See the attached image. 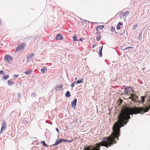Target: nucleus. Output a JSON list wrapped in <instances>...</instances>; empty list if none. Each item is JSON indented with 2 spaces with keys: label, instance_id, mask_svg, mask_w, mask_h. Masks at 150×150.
<instances>
[{
  "label": "nucleus",
  "instance_id": "obj_7",
  "mask_svg": "<svg viewBox=\"0 0 150 150\" xmlns=\"http://www.w3.org/2000/svg\"><path fill=\"white\" fill-rule=\"evenodd\" d=\"M77 102V99L75 98L71 102V104L72 105V108H73V106H74V109L75 108Z\"/></svg>",
  "mask_w": 150,
  "mask_h": 150
},
{
  "label": "nucleus",
  "instance_id": "obj_3",
  "mask_svg": "<svg viewBox=\"0 0 150 150\" xmlns=\"http://www.w3.org/2000/svg\"><path fill=\"white\" fill-rule=\"evenodd\" d=\"M5 61L6 62L9 63L10 61L12 60V57L10 55L8 54L5 56L4 57Z\"/></svg>",
  "mask_w": 150,
  "mask_h": 150
},
{
  "label": "nucleus",
  "instance_id": "obj_5",
  "mask_svg": "<svg viewBox=\"0 0 150 150\" xmlns=\"http://www.w3.org/2000/svg\"><path fill=\"white\" fill-rule=\"evenodd\" d=\"M131 96L129 98V99H132V100L134 102L137 101L138 100V97L135 95V94L132 93L131 94Z\"/></svg>",
  "mask_w": 150,
  "mask_h": 150
},
{
  "label": "nucleus",
  "instance_id": "obj_25",
  "mask_svg": "<svg viewBox=\"0 0 150 150\" xmlns=\"http://www.w3.org/2000/svg\"><path fill=\"white\" fill-rule=\"evenodd\" d=\"M138 25V24L137 23V24H136L133 27V30H135V29L137 27V26Z\"/></svg>",
  "mask_w": 150,
  "mask_h": 150
},
{
  "label": "nucleus",
  "instance_id": "obj_52",
  "mask_svg": "<svg viewBox=\"0 0 150 150\" xmlns=\"http://www.w3.org/2000/svg\"><path fill=\"white\" fill-rule=\"evenodd\" d=\"M106 60H105V62H106Z\"/></svg>",
  "mask_w": 150,
  "mask_h": 150
},
{
  "label": "nucleus",
  "instance_id": "obj_41",
  "mask_svg": "<svg viewBox=\"0 0 150 150\" xmlns=\"http://www.w3.org/2000/svg\"><path fill=\"white\" fill-rule=\"evenodd\" d=\"M3 73V71H0V74H2Z\"/></svg>",
  "mask_w": 150,
  "mask_h": 150
},
{
  "label": "nucleus",
  "instance_id": "obj_19",
  "mask_svg": "<svg viewBox=\"0 0 150 150\" xmlns=\"http://www.w3.org/2000/svg\"><path fill=\"white\" fill-rule=\"evenodd\" d=\"M41 143L44 146L46 147H48V146L45 143V142L44 141L42 142Z\"/></svg>",
  "mask_w": 150,
  "mask_h": 150
},
{
  "label": "nucleus",
  "instance_id": "obj_40",
  "mask_svg": "<svg viewBox=\"0 0 150 150\" xmlns=\"http://www.w3.org/2000/svg\"><path fill=\"white\" fill-rule=\"evenodd\" d=\"M112 62L115 63L114 64L115 65H116V66H117V64H116L117 63V62Z\"/></svg>",
  "mask_w": 150,
  "mask_h": 150
},
{
  "label": "nucleus",
  "instance_id": "obj_47",
  "mask_svg": "<svg viewBox=\"0 0 150 150\" xmlns=\"http://www.w3.org/2000/svg\"><path fill=\"white\" fill-rule=\"evenodd\" d=\"M119 33H118L117 32H116V31L115 32V33L116 34H119Z\"/></svg>",
  "mask_w": 150,
  "mask_h": 150
},
{
  "label": "nucleus",
  "instance_id": "obj_4",
  "mask_svg": "<svg viewBox=\"0 0 150 150\" xmlns=\"http://www.w3.org/2000/svg\"><path fill=\"white\" fill-rule=\"evenodd\" d=\"M7 125L6 122L4 120H3L2 123V126L1 129L0 133H3L4 130L6 128Z\"/></svg>",
  "mask_w": 150,
  "mask_h": 150
},
{
  "label": "nucleus",
  "instance_id": "obj_11",
  "mask_svg": "<svg viewBox=\"0 0 150 150\" xmlns=\"http://www.w3.org/2000/svg\"><path fill=\"white\" fill-rule=\"evenodd\" d=\"M101 33H99V35H97L96 37V40L98 41H99L101 38V36L100 35Z\"/></svg>",
  "mask_w": 150,
  "mask_h": 150
},
{
  "label": "nucleus",
  "instance_id": "obj_36",
  "mask_svg": "<svg viewBox=\"0 0 150 150\" xmlns=\"http://www.w3.org/2000/svg\"><path fill=\"white\" fill-rule=\"evenodd\" d=\"M103 47V46H100L99 48L100 49V50H102Z\"/></svg>",
  "mask_w": 150,
  "mask_h": 150
},
{
  "label": "nucleus",
  "instance_id": "obj_31",
  "mask_svg": "<svg viewBox=\"0 0 150 150\" xmlns=\"http://www.w3.org/2000/svg\"><path fill=\"white\" fill-rule=\"evenodd\" d=\"M63 87V85L62 84H60L59 86H58V87L59 88H62Z\"/></svg>",
  "mask_w": 150,
  "mask_h": 150
},
{
  "label": "nucleus",
  "instance_id": "obj_42",
  "mask_svg": "<svg viewBox=\"0 0 150 150\" xmlns=\"http://www.w3.org/2000/svg\"><path fill=\"white\" fill-rule=\"evenodd\" d=\"M56 130L57 132L59 133V129L57 128H56Z\"/></svg>",
  "mask_w": 150,
  "mask_h": 150
},
{
  "label": "nucleus",
  "instance_id": "obj_44",
  "mask_svg": "<svg viewBox=\"0 0 150 150\" xmlns=\"http://www.w3.org/2000/svg\"><path fill=\"white\" fill-rule=\"evenodd\" d=\"M119 34H120V35H122V34H123V33H119Z\"/></svg>",
  "mask_w": 150,
  "mask_h": 150
},
{
  "label": "nucleus",
  "instance_id": "obj_45",
  "mask_svg": "<svg viewBox=\"0 0 150 150\" xmlns=\"http://www.w3.org/2000/svg\"><path fill=\"white\" fill-rule=\"evenodd\" d=\"M106 64L107 65H109L110 64V63L106 62Z\"/></svg>",
  "mask_w": 150,
  "mask_h": 150
},
{
  "label": "nucleus",
  "instance_id": "obj_17",
  "mask_svg": "<svg viewBox=\"0 0 150 150\" xmlns=\"http://www.w3.org/2000/svg\"><path fill=\"white\" fill-rule=\"evenodd\" d=\"M65 96L66 97H70L71 95L70 94V92L69 91H67V92L66 94H65Z\"/></svg>",
  "mask_w": 150,
  "mask_h": 150
},
{
  "label": "nucleus",
  "instance_id": "obj_2",
  "mask_svg": "<svg viewBox=\"0 0 150 150\" xmlns=\"http://www.w3.org/2000/svg\"><path fill=\"white\" fill-rule=\"evenodd\" d=\"M26 46V44L25 43H23L21 45H19L16 47V51H20V50H23L24 49V47Z\"/></svg>",
  "mask_w": 150,
  "mask_h": 150
},
{
  "label": "nucleus",
  "instance_id": "obj_35",
  "mask_svg": "<svg viewBox=\"0 0 150 150\" xmlns=\"http://www.w3.org/2000/svg\"><path fill=\"white\" fill-rule=\"evenodd\" d=\"M74 83H72L71 84V87H74Z\"/></svg>",
  "mask_w": 150,
  "mask_h": 150
},
{
  "label": "nucleus",
  "instance_id": "obj_23",
  "mask_svg": "<svg viewBox=\"0 0 150 150\" xmlns=\"http://www.w3.org/2000/svg\"><path fill=\"white\" fill-rule=\"evenodd\" d=\"M104 25H99L98 26V28H99L101 30H102L103 28L104 27Z\"/></svg>",
  "mask_w": 150,
  "mask_h": 150
},
{
  "label": "nucleus",
  "instance_id": "obj_51",
  "mask_svg": "<svg viewBox=\"0 0 150 150\" xmlns=\"http://www.w3.org/2000/svg\"><path fill=\"white\" fill-rule=\"evenodd\" d=\"M113 64H112V66H113Z\"/></svg>",
  "mask_w": 150,
  "mask_h": 150
},
{
  "label": "nucleus",
  "instance_id": "obj_37",
  "mask_svg": "<svg viewBox=\"0 0 150 150\" xmlns=\"http://www.w3.org/2000/svg\"><path fill=\"white\" fill-rule=\"evenodd\" d=\"M98 26H97L96 28V30L97 31H98Z\"/></svg>",
  "mask_w": 150,
  "mask_h": 150
},
{
  "label": "nucleus",
  "instance_id": "obj_29",
  "mask_svg": "<svg viewBox=\"0 0 150 150\" xmlns=\"http://www.w3.org/2000/svg\"><path fill=\"white\" fill-rule=\"evenodd\" d=\"M28 56L30 57L32 59L33 56H34V54L33 53L29 55Z\"/></svg>",
  "mask_w": 150,
  "mask_h": 150
},
{
  "label": "nucleus",
  "instance_id": "obj_10",
  "mask_svg": "<svg viewBox=\"0 0 150 150\" xmlns=\"http://www.w3.org/2000/svg\"><path fill=\"white\" fill-rule=\"evenodd\" d=\"M32 72L33 71L31 70H30L25 71L24 73L26 75H29V74H31Z\"/></svg>",
  "mask_w": 150,
  "mask_h": 150
},
{
  "label": "nucleus",
  "instance_id": "obj_38",
  "mask_svg": "<svg viewBox=\"0 0 150 150\" xmlns=\"http://www.w3.org/2000/svg\"><path fill=\"white\" fill-rule=\"evenodd\" d=\"M99 33H100V32H98V31H96V35H98V34H99Z\"/></svg>",
  "mask_w": 150,
  "mask_h": 150
},
{
  "label": "nucleus",
  "instance_id": "obj_9",
  "mask_svg": "<svg viewBox=\"0 0 150 150\" xmlns=\"http://www.w3.org/2000/svg\"><path fill=\"white\" fill-rule=\"evenodd\" d=\"M120 17L121 18H126V16H125V14L124 13V12H122L120 13Z\"/></svg>",
  "mask_w": 150,
  "mask_h": 150
},
{
  "label": "nucleus",
  "instance_id": "obj_26",
  "mask_svg": "<svg viewBox=\"0 0 150 150\" xmlns=\"http://www.w3.org/2000/svg\"><path fill=\"white\" fill-rule=\"evenodd\" d=\"M37 96L36 94L35 93H33L31 95V96L33 97H35Z\"/></svg>",
  "mask_w": 150,
  "mask_h": 150
},
{
  "label": "nucleus",
  "instance_id": "obj_16",
  "mask_svg": "<svg viewBox=\"0 0 150 150\" xmlns=\"http://www.w3.org/2000/svg\"><path fill=\"white\" fill-rule=\"evenodd\" d=\"M73 39L74 41L76 42L79 41V40H77V37L76 35H74L73 37Z\"/></svg>",
  "mask_w": 150,
  "mask_h": 150
},
{
  "label": "nucleus",
  "instance_id": "obj_8",
  "mask_svg": "<svg viewBox=\"0 0 150 150\" xmlns=\"http://www.w3.org/2000/svg\"><path fill=\"white\" fill-rule=\"evenodd\" d=\"M123 25V23L121 22H119L117 26L116 27V28L117 30H119L120 29L121 27H120V26L122 25Z\"/></svg>",
  "mask_w": 150,
  "mask_h": 150
},
{
  "label": "nucleus",
  "instance_id": "obj_32",
  "mask_svg": "<svg viewBox=\"0 0 150 150\" xmlns=\"http://www.w3.org/2000/svg\"><path fill=\"white\" fill-rule=\"evenodd\" d=\"M23 123H28V122L26 120H24L23 121Z\"/></svg>",
  "mask_w": 150,
  "mask_h": 150
},
{
  "label": "nucleus",
  "instance_id": "obj_18",
  "mask_svg": "<svg viewBox=\"0 0 150 150\" xmlns=\"http://www.w3.org/2000/svg\"><path fill=\"white\" fill-rule=\"evenodd\" d=\"M83 21H82L84 23H86V22H88L89 23H95V24H97V23H97V22H91L90 21H87V20H83Z\"/></svg>",
  "mask_w": 150,
  "mask_h": 150
},
{
  "label": "nucleus",
  "instance_id": "obj_1",
  "mask_svg": "<svg viewBox=\"0 0 150 150\" xmlns=\"http://www.w3.org/2000/svg\"><path fill=\"white\" fill-rule=\"evenodd\" d=\"M150 108V105L149 107H135L134 108L125 107L120 112L118 116V120L114 125L113 127V132L111 135L108 137L104 138L101 142L96 144V146L92 148L93 146L90 145L85 147L83 150H100L101 146L107 148L110 146L117 142L115 139L118 140L120 136V128L124 125L127 124L130 118V115L133 114H136L144 113L148 111Z\"/></svg>",
  "mask_w": 150,
  "mask_h": 150
},
{
  "label": "nucleus",
  "instance_id": "obj_6",
  "mask_svg": "<svg viewBox=\"0 0 150 150\" xmlns=\"http://www.w3.org/2000/svg\"><path fill=\"white\" fill-rule=\"evenodd\" d=\"M63 39V37L62 36L61 34L59 33L57 35L55 38V39L57 40H60Z\"/></svg>",
  "mask_w": 150,
  "mask_h": 150
},
{
  "label": "nucleus",
  "instance_id": "obj_22",
  "mask_svg": "<svg viewBox=\"0 0 150 150\" xmlns=\"http://www.w3.org/2000/svg\"><path fill=\"white\" fill-rule=\"evenodd\" d=\"M102 51L101 50H99V54L100 57H101L102 56Z\"/></svg>",
  "mask_w": 150,
  "mask_h": 150
},
{
  "label": "nucleus",
  "instance_id": "obj_50",
  "mask_svg": "<svg viewBox=\"0 0 150 150\" xmlns=\"http://www.w3.org/2000/svg\"><path fill=\"white\" fill-rule=\"evenodd\" d=\"M77 79V78L76 77L75 78V80H76Z\"/></svg>",
  "mask_w": 150,
  "mask_h": 150
},
{
  "label": "nucleus",
  "instance_id": "obj_28",
  "mask_svg": "<svg viewBox=\"0 0 150 150\" xmlns=\"http://www.w3.org/2000/svg\"><path fill=\"white\" fill-rule=\"evenodd\" d=\"M18 75L15 74L13 76V77L14 78H17L18 77Z\"/></svg>",
  "mask_w": 150,
  "mask_h": 150
},
{
  "label": "nucleus",
  "instance_id": "obj_49",
  "mask_svg": "<svg viewBox=\"0 0 150 150\" xmlns=\"http://www.w3.org/2000/svg\"><path fill=\"white\" fill-rule=\"evenodd\" d=\"M141 33L139 35V38H140V36H141Z\"/></svg>",
  "mask_w": 150,
  "mask_h": 150
},
{
  "label": "nucleus",
  "instance_id": "obj_27",
  "mask_svg": "<svg viewBox=\"0 0 150 150\" xmlns=\"http://www.w3.org/2000/svg\"><path fill=\"white\" fill-rule=\"evenodd\" d=\"M124 13L125 14V16L126 15H128L129 14V12L128 11H127L125 12H124Z\"/></svg>",
  "mask_w": 150,
  "mask_h": 150
},
{
  "label": "nucleus",
  "instance_id": "obj_48",
  "mask_svg": "<svg viewBox=\"0 0 150 150\" xmlns=\"http://www.w3.org/2000/svg\"><path fill=\"white\" fill-rule=\"evenodd\" d=\"M128 49V47H127L125 49H124V50H126L127 49Z\"/></svg>",
  "mask_w": 150,
  "mask_h": 150
},
{
  "label": "nucleus",
  "instance_id": "obj_43",
  "mask_svg": "<svg viewBox=\"0 0 150 150\" xmlns=\"http://www.w3.org/2000/svg\"><path fill=\"white\" fill-rule=\"evenodd\" d=\"M79 40L82 42L83 40V39H81V38H80Z\"/></svg>",
  "mask_w": 150,
  "mask_h": 150
},
{
  "label": "nucleus",
  "instance_id": "obj_33",
  "mask_svg": "<svg viewBox=\"0 0 150 150\" xmlns=\"http://www.w3.org/2000/svg\"><path fill=\"white\" fill-rule=\"evenodd\" d=\"M121 31H122V33H123L125 32V29H123L122 28L121 29Z\"/></svg>",
  "mask_w": 150,
  "mask_h": 150
},
{
  "label": "nucleus",
  "instance_id": "obj_12",
  "mask_svg": "<svg viewBox=\"0 0 150 150\" xmlns=\"http://www.w3.org/2000/svg\"><path fill=\"white\" fill-rule=\"evenodd\" d=\"M83 80V79L82 78L80 80L78 81L77 82L75 81L73 83L75 84H77L82 83Z\"/></svg>",
  "mask_w": 150,
  "mask_h": 150
},
{
  "label": "nucleus",
  "instance_id": "obj_39",
  "mask_svg": "<svg viewBox=\"0 0 150 150\" xmlns=\"http://www.w3.org/2000/svg\"><path fill=\"white\" fill-rule=\"evenodd\" d=\"M96 44H94V45H93V46H92V48H94L95 47V46H96Z\"/></svg>",
  "mask_w": 150,
  "mask_h": 150
},
{
  "label": "nucleus",
  "instance_id": "obj_30",
  "mask_svg": "<svg viewBox=\"0 0 150 150\" xmlns=\"http://www.w3.org/2000/svg\"><path fill=\"white\" fill-rule=\"evenodd\" d=\"M32 59V58L28 56L27 57V60H30Z\"/></svg>",
  "mask_w": 150,
  "mask_h": 150
},
{
  "label": "nucleus",
  "instance_id": "obj_24",
  "mask_svg": "<svg viewBox=\"0 0 150 150\" xmlns=\"http://www.w3.org/2000/svg\"><path fill=\"white\" fill-rule=\"evenodd\" d=\"M61 142H59V140L58 141V140H57L56 142L54 144V146H56L59 143H61Z\"/></svg>",
  "mask_w": 150,
  "mask_h": 150
},
{
  "label": "nucleus",
  "instance_id": "obj_15",
  "mask_svg": "<svg viewBox=\"0 0 150 150\" xmlns=\"http://www.w3.org/2000/svg\"><path fill=\"white\" fill-rule=\"evenodd\" d=\"M71 142V141H69L68 140L66 139H61L60 140H59V142Z\"/></svg>",
  "mask_w": 150,
  "mask_h": 150
},
{
  "label": "nucleus",
  "instance_id": "obj_13",
  "mask_svg": "<svg viewBox=\"0 0 150 150\" xmlns=\"http://www.w3.org/2000/svg\"><path fill=\"white\" fill-rule=\"evenodd\" d=\"M47 70V69L46 67H44L41 69V71L42 73L46 71Z\"/></svg>",
  "mask_w": 150,
  "mask_h": 150
},
{
  "label": "nucleus",
  "instance_id": "obj_14",
  "mask_svg": "<svg viewBox=\"0 0 150 150\" xmlns=\"http://www.w3.org/2000/svg\"><path fill=\"white\" fill-rule=\"evenodd\" d=\"M8 84L10 86H11L13 84L11 80H10L8 81Z\"/></svg>",
  "mask_w": 150,
  "mask_h": 150
},
{
  "label": "nucleus",
  "instance_id": "obj_34",
  "mask_svg": "<svg viewBox=\"0 0 150 150\" xmlns=\"http://www.w3.org/2000/svg\"><path fill=\"white\" fill-rule=\"evenodd\" d=\"M141 97L142 98V102H144V97L143 96H142Z\"/></svg>",
  "mask_w": 150,
  "mask_h": 150
},
{
  "label": "nucleus",
  "instance_id": "obj_20",
  "mask_svg": "<svg viewBox=\"0 0 150 150\" xmlns=\"http://www.w3.org/2000/svg\"><path fill=\"white\" fill-rule=\"evenodd\" d=\"M9 78V75H7L6 76H3V79L6 80V79Z\"/></svg>",
  "mask_w": 150,
  "mask_h": 150
},
{
  "label": "nucleus",
  "instance_id": "obj_46",
  "mask_svg": "<svg viewBox=\"0 0 150 150\" xmlns=\"http://www.w3.org/2000/svg\"><path fill=\"white\" fill-rule=\"evenodd\" d=\"M128 48L129 49H130V48H133V47H128Z\"/></svg>",
  "mask_w": 150,
  "mask_h": 150
},
{
  "label": "nucleus",
  "instance_id": "obj_21",
  "mask_svg": "<svg viewBox=\"0 0 150 150\" xmlns=\"http://www.w3.org/2000/svg\"><path fill=\"white\" fill-rule=\"evenodd\" d=\"M115 28L113 26H112L111 27V29H110V31H111V32H113L115 31Z\"/></svg>",
  "mask_w": 150,
  "mask_h": 150
}]
</instances>
